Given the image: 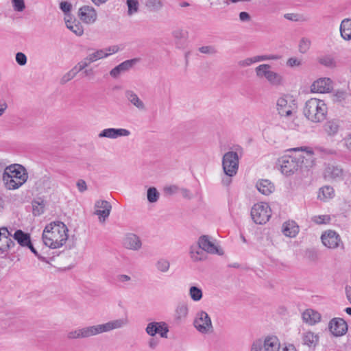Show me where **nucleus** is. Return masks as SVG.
I'll return each mask as SVG.
<instances>
[{"mask_svg":"<svg viewBox=\"0 0 351 351\" xmlns=\"http://www.w3.org/2000/svg\"><path fill=\"white\" fill-rule=\"evenodd\" d=\"M128 323V320L127 318L117 319L105 324L86 326L70 331L67 334V337L69 339L88 338L99 334L121 328L127 325Z\"/></svg>","mask_w":351,"mask_h":351,"instance_id":"f257e3e1","label":"nucleus"},{"mask_svg":"<svg viewBox=\"0 0 351 351\" xmlns=\"http://www.w3.org/2000/svg\"><path fill=\"white\" fill-rule=\"evenodd\" d=\"M68 231L63 222H51L43 230L42 239L44 244L52 249L62 247L68 239Z\"/></svg>","mask_w":351,"mask_h":351,"instance_id":"f03ea898","label":"nucleus"},{"mask_svg":"<svg viewBox=\"0 0 351 351\" xmlns=\"http://www.w3.org/2000/svg\"><path fill=\"white\" fill-rule=\"evenodd\" d=\"M28 174L25 168L19 164H12L5 167L2 180L8 190H15L26 182Z\"/></svg>","mask_w":351,"mask_h":351,"instance_id":"7ed1b4c3","label":"nucleus"},{"mask_svg":"<svg viewBox=\"0 0 351 351\" xmlns=\"http://www.w3.org/2000/svg\"><path fill=\"white\" fill-rule=\"evenodd\" d=\"M303 112L308 120L314 123H319L326 119L327 107L323 100L311 98L305 103Z\"/></svg>","mask_w":351,"mask_h":351,"instance_id":"20e7f679","label":"nucleus"},{"mask_svg":"<svg viewBox=\"0 0 351 351\" xmlns=\"http://www.w3.org/2000/svg\"><path fill=\"white\" fill-rule=\"evenodd\" d=\"M303 156H284L278 159V165L280 167L282 173L287 176L294 174L301 168L304 162Z\"/></svg>","mask_w":351,"mask_h":351,"instance_id":"39448f33","label":"nucleus"},{"mask_svg":"<svg viewBox=\"0 0 351 351\" xmlns=\"http://www.w3.org/2000/svg\"><path fill=\"white\" fill-rule=\"evenodd\" d=\"M258 77H265L272 86H278L282 84L283 78L278 73L271 70V65L268 64H260L255 69Z\"/></svg>","mask_w":351,"mask_h":351,"instance_id":"423d86ee","label":"nucleus"},{"mask_svg":"<svg viewBox=\"0 0 351 351\" xmlns=\"http://www.w3.org/2000/svg\"><path fill=\"white\" fill-rule=\"evenodd\" d=\"M271 215V208L266 203L256 204L251 210L252 219L257 224L265 223L269 221Z\"/></svg>","mask_w":351,"mask_h":351,"instance_id":"0eeeda50","label":"nucleus"},{"mask_svg":"<svg viewBox=\"0 0 351 351\" xmlns=\"http://www.w3.org/2000/svg\"><path fill=\"white\" fill-rule=\"evenodd\" d=\"M239 156L237 152H228L222 158L223 169L226 176H234L239 168Z\"/></svg>","mask_w":351,"mask_h":351,"instance_id":"6e6552de","label":"nucleus"},{"mask_svg":"<svg viewBox=\"0 0 351 351\" xmlns=\"http://www.w3.org/2000/svg\"><path fill=\"white\" fill-rule=\"evenodd\" d=\"M193 325L197 330L202 334L210 333L213 330L211 319L208 314L204 311L197 313Z\"/></svg>","mask_w":351,"mask_h":351,"instance_id":"1a4fd4ad","label":"nucleus"},{"mask_svg":"<svg viewBox=\"0 0 351 351\" xmlns=\"http://www.w3.org/2000/svg\"><path fill=\"white\" fill-rule=\"evenodd\" d=\"M321 240L324 246L330 249H335L340 246L343 248L341 237L335 230H328L322 233Z\"/></svg>","mask_w":351,"mask_h":351,"instance_id":"9d476101","label":"nucleus"},{"mask_svg":"<svg viewBox=\"0 0 351 351\" xmlns=\"http://www.w3.org/2000/svg\"><path fill=\"white\" fill-rule=\"evenodd\" d=\"M328 329L335 337H341L348 331V324L342 318H333L328 324Z\"/></svg>","mask_w":351,"mask_h":351,"instance_id":"9b49d317","label":"nucleus"},{"mask_svg":"<svg viewBox=\"0 0 351 351\" xmlns=\"http://www.w3.org/2000/svg\"><path fill=\"white\" fill-rule=\"evenodd\" d=\"M12 237V235L7 228H0V252L1 253H7L15 246V243Z\"/></svg>","mask_w":351,"mask_h":351,"instance_id":"f8f14e48","label":"nucleus"},{"mask_svg":"<svg viewBox=\"0 0 351 351\" xmlns=\"http://www.w3.org/2000/svg\"><path fill=\"white\" fill-rule=\"evenodd\" d=\"M78 17L86 24H93L97 21V14L92 6L84 5L78 10Z\"/></svg>","mask_w":351,"mask_h":351,"instance_id":"ddd939ff","label":"nucleus"},{"mask_svg":"<svg viewBox=\"0 0 351 351\" xmlns=\"http://www.w3.org/2000/svg\"><path fill=\"white\" fill-rule=\"evenodd\" d=\"M146 332L152 336H155L158 333L161 337L167 338L169 328L165 322H151L149 323L145 329Z\"/></svg>","mask_w":351,"mask_h":351,"instance_id":"4468645a","label":"nucleus"},{"mask_svg":"<svg viewBox=\"0 0 351 351\" xmlns=\"http://www.w3.org/2000/svg\"><path fill=\"white\" fill-rule=\"evenodd\" d=\"M130 132L124 128H106L100 132L99 138H117L121 136H128Z\"/></svg>","mask_w":351,"mask_h":351,"instance_id":"2eb2a0df","label":"nucleus"},{"mask_svg":"<svg viewBox=\"0 0 351 351\" xmlns=\"http://www.w3.org/2000/svg\"><path fill=\"white\" fill-rule=\"evenodd\" d=\"M95 206L99 208L95 211V214L99 216L100 221H105L106 219L110 215L112 209L111 204L106 200H97Z\"/></svg>","mask_w":351,"mask_h":351,"instance_id":"dca6fc26","label":"nucleus"},{"mask_svg":"<svg viewBox=\"0 0 351 351\" xmlns=\"http://www.w3.org/2000/svg\"><path fill=\"white\" fill-rule=\"evenodd\" d=\"M123 245L128 250L138 251L142 247L141 239L135 234L128 233L123 239Z\"/></svg>","mask_w":351,"mask_h":351,"instance_id":"f3484780","label":"nucleus"},{"mask_svg":"<svg viewBox=\"0 0 351 351\" xmlns=\"http://www.w3.org/2000/svg\"><path fill=\"white\" fill-rule=\"evenodd\" d=\"M331 80L329 78H320L315 81L311 86V90L313 93H324L331 90Z\"/></svg>","mask_w":351,"mask_h":351,"instance_id":"a211bd4d","label":"nucleus"},{"mask_svg":"<svg viewBox=\"0 0 351 351\" xmlns=\"http://www.w3.org/2000/svg\"><path fill=\"white\" fill-rule=\"evenodd\" d=\"M324 176L331 180H341L344 178V171L339 165H328L325 169Z\"/></svg>","mask_w":351,"mask_h":351,"instance_id":"6ab92c4d","label":"nucleus"},{"mask_svg":"<svg viewBox=\"0 0 351 351\" xmlns=\"http://www.w3.org/2000/svg\"><path fill=\"white\" fill-rule=\"evenodd\" d=\"M136 62V59L125 60L112 69L110 71V75L114 78H117L121 73L129 71Z\"/></svg>","mask_w":351,"mask_h":351,"instance_id":"aec40b11","label":"nucleus"},{"mask_svg":"<svg viewBox=\"0 0 351 351\" xmlns=\"http://www.w3.org/2000/svg\"><path fill=\"white\" fill-rule=\"evenodd\" d=\"M197 243L207 253L212 254H220L217 247L210 241V237L207 235L201 236L198 239Z\"/></svg>","mask_w":351,"mask_h":351,"instance_id":"412c9836","label":"nucleus"},{"mask_svg":"<svg viewBox=\"0 0 351 351\" xmlns=\"http://www.w3.org/2000/svg\"><path fill=\"white\" fill-rule=\"evenodd\" d=\"M277 110L280 116L289 117L292 114L293 107L285 97H280L277 101Z\"/></svg>","mask_w":351,"mask_h":351,"instance_id":"4be33fe9","label":"nucleus"},{"mask_svg":"<svg viewBox=\"0 0 351 351\" xmlns=\"http://www.w3.org/2000/svg\"><path fill=\"white\" fill-rule=\"evenodd\" d=\"M320 314L312 309H307L302 313L303 321L309 324L314 325L320 321Z\"/></svg>","mask_w":351,"mask_h":351,"instance_id":"5701e85b","label":"nucleus"},{"mask_svg":"<svg viewBox=\"0 0 351 351\" xmlns=\"http://www.w3.org/2000/svg\"><path fill=\"white\" fill-rule=\"evenodd\" d=\"M190 255L192 261L194 262L204 261L207 257L206 252L198 244L191 246Z\"/></svg>","mask_w":351,"mask_h":351,"instance_id":"b1692460","label":"nucleus"},{"mask_svg":"<svg viewBox=\"0 0 351 351\" xmlns=\"http://www.w3.org/2000/svg\"><path fill=\"white\" fill-rule=\"evenodd\" d=\"M125 96L127 98V99L138 109H145V107L144 103L134 91L131 90H125Z\"/></svg>","mask_w":351,"mask_h":351,"instance_id":"393cba45","label":"nucleus"},{"mask_svg":"<svg viewBox=\"0 0 351 351\" xmlns=\"http://www.w3.org/2000/svg\"><path fill=\"white\" fill-rule=\"evenodd\" d=\"M263 345L265 351H278L280 349V342L276 336L266 337Z\"/></svg>","mask_w":351,"mask_h":351,"instance_id":"a878e982","label":"nucleus"},{"mask_svg":"<svg viewBox=\"0 0 351 351\" xmlns=\"http://www.w3.org/2000/svg\"><path fill=\"white\" fill-rule=\"evenodd\" d=\"M258 191L263 195H268L274 190V184L269 180H261L256 185Z\"/></svg>","mask_w":351,"mask_h":351,"instance_id":"bb28decb","label":"nucleus"},{"mask_svg":"<svg viewBox=\"0 0 351 351\" xmlns=\"http://www.w3.org/2000/svg\"><path fill=\"white\" fill-rule=\"evenodd\" d=\"M12 238L22 247H26L27 245H30V235L28 233L24 232L21 230H17L12 235Z\"/></svg>","mask_w":351,"mask_h":351,"instance_id":"cd10ccee","label":"nucleus"},{"mask_svg":"<svg viewBox=\"0 0 351 351\" xmlns=\"http://www.w3.org/2000/svg\"><path fill=\"white\" fill-rule=\"evenodd\" d=\"M72 19L64 18L66 27L72 31L77 36H82L84 34V28L80 22L74 19L73 21Z\"/></svg>","mask_w":351,"mask_h":351,"instance_id":"c85d7f7f","label":"nucleus"},{"mask_svg":"<svg viewBox=\"0 0 351 351\" xmlns=\"http://www.w3.org/2000/svg\"><path fill=\"white\" fill-rule=\"evenodd\" d=\"M302 343L309 348H315L319 341V337L313 332L308 331L303 333Z\"/></svg>","mask_w":351,"mask_h":351,"instance_id":"c756f323","label":"nucleus"},{"mask_svg":"<svg viewBox=\"0 0 351 351\" xmlns=\"http://www.w3.org/2000/svg\"><path fill=\"white\" fill-rule=\"evenodd\" d=\"M339 29L341 37L346 40H351V19H343Z\"/></svg>","mask_w":351,"mask_h":351,"instance_id":"7c9ffc66","label":"nucleus"},{"mask_svg":"<svg viewBox=\"0 0 351 351\" xmlns=\"http://www.w3.org/2000/svg\"><path fill=\"white\" fill-rule=\"evenodd\" d=\"M299 232V226L294 221L285 222L282 226V232L287 237H294Z\"/></svg>","mask_w":351,"mask_h":351,"instance_id":"2f4dec72","label":"nucleus"},{"mask_svg":"<svg viewBox=\"0 0 351 351\" xmlns=\"http://www.w3.org/2000/svg\"><path fill=\"white\" fill-rule=\"evenodd\" d=\"M189 295L193 301L197 302L202 298L203 292L200 288L196 286H192L189 289Z\"/></svg>","mask_w":351,"mask_h":351,"instance_id":"473e14b6","label":"nucleus"},{"mask_svg":"<svg viewBox=\"0 0 351 351\" xmlns=\"http://www.w3.org/2000/svg\"><path fill=\"white\" fill-rule=\"evenodd\" d=\"M189 312L188 305L185 303L179 304L176 309V314L178 319L185 318Z\"/></svg>","mask_w":351,"mask_h":351,"instance_id":"72a5a7b5","label":"nucleus"},{"mask_svg":"<svg viewBox=\"0 0 351 351\" xmlns=\"http://www.w3.org/2000/svg\"><path fill=\"white\" fill-rule=\"evenodd\" d=\"M160 197V193L155 187H149L147 192V198L149 203L156 202Z\"/></svg>","mask_w":351,"mask_h":351,"instance_id":"f704fd0d","label":"nucleus"},{"mask_svg":"<svg viewBox=\"0 0 351 351\" xmlns=\"http://www.w3.org/2000/svg\"><path fill=\"white\" fill-rule=\"evenodd\" d=\"M90 62H94L98 60L108 57L107 51L99 49L87 56Z\"/></svg>","mask_w":351,"mask_h":351,"instance_id":"c9c22d12","label":"nucleus"},{"mask_svg":"<svg viewBox=\"0 0 351 351\" xmlns=\"http://www.w3.org/2000/svg\"><path fill=\"white\" fill-rule=\"evenodd\" d=\"M311 221L316 224H327L331 221V217L328 215H315L311 218Z\"/></svg>","mask_w":351,"mask_h":351,"instance_id":"e433bc0d","label":"nucleus"},{"mask_svg":"<svg viewBox=\"0 0 351 351\" xmlns=\"http://www.w3.org/2000/svg\"><path fill=\"white\" fill-rule=\"evenodd\" d=\"M324 129L329 135H334L338 132L339 125L335 121H328L324 125Z\"/></svg>","mask_w":351,"mask_h":351,"instance_id":"4c0bfd02","label":"nucleus"},{"mask_svg":"<svg viewBox=\"0 0 351 351\" xmlns=\"http://www.w3.org/2000/svg\"><path fill=\"white\" fill-rule=\"evenodd\" d=\"M319 62L327 67L333 68L336 66V62L331 56H325L319 59Z\"/></svg>","mask_w":351,"mask_h":351,"instance_id":"58836bf2","label":"nucleus"},{"mask_svg":"<svg viewBox=\"0 0 351 351\" xmlns=\"http://www.w3.org/2000/svg\"><path fill=\"white\" fill-rule=\"evenodd\" d=\"M156 266L158 271L162 273H165L169 271L170 263L167 259L160 258L157 261Z\"/></svg>","mask_w":351,"mask_h":351,"instance_id":"ea45409f","label":"nucleus"},{"mask_svg":"<svg viewBox=\"0 0 351 351\" xmlns=\"http://www.w3.org/2000/svg\"><path fill=\"white\" fill-rule=\"evenodd\" d=\"M146 5L153 11H158L162 8L163 3L161 0H148Z\"/></svg>","mask_w":351,"mask_h":351,"instance_id":"a19ab883","label":"nucleus"},{"mask_svg":"<svg viewBox=\"0 0 351 351\" xmlns=\"http://www.w3.org/2000/svg\"><path fill=\"white\" fill-rule=\"evenodd\" d=\"M60 8L64 13L65 18H66V19L71 18L70 12H71V8H72V5L71 3H69L68 1H62L60 3Z\"/></svg>","mask_w":351,"mask_h":351,"instance_id":"79ce46f5","label":"nucleus"},{"mask_svg":"<svg viewBox=\"0 0 351 351\" xmlns=\"http://www.w3.org/2000/svg\"><path fill=\"white\" fill-rule=\"evenodd\" d=\"M127 5L128 8V14L132 15L136 12L138 10V1L137 0H127Z\"/></svg>","mask_w":351,"mask_h":351,"instance_id":"37998d69","label":"nucleus"},{"mask_svg":"<svg viewBox=\"0 0 351 351\" xmlns=\"http://www.w3.org/2000/svg\"><path fill=\"white\" fill-rule=\"evenodd\" d=\"M311 46V41L306 38H302L299 43V51L300 52L304 53H306Z\"/></svg>","mask_w":351,"mask_h":351,"instance_id":"c03bdc74","label":"nucleus"},{"mask_svg":"<svg viewBox=\"0 0 351 351\" xmlns=\"http://www.w3.org/2000/svg\"><path fill=\"white\" fill-rule=\"evenodd\" d=\"M284 18L291 21H304L302 15L296 13H287L284 14Z\"/></svg>","mask_w":351,"mask_h":351,"instance_id":"a18cd8bd","label":"nucleus"},{"mask_svg":"<svg viewBox=\"0 0 351 351\" xmlns=\"http://www.w3.org/2000/svg\"><path fill=\"white\" fill-rule=\"evenodd\" d=\"M199 51L202 53L214 55L217 53V50L213 46H202L199 48Z\"/></svg>","mask_w":351,"mask_h":351,"instance_id":"49530a36","label":"nucleus"},{"mask_svg":"<svg viewBox=\"0 0 351 351\" xmlns=\"http://www.w3.org/2000/svg\"><path fill=\"white\" fill-rule=\"evenodd\" d=\"M14 10L22 12L25 9L24 0H12Z\"/></svg>","mask_w":351,"mask_h":351,"instance_id":"de8ad7c7","label":"nucleus"},{"mask_svg":"<svg viewBox=\"0 0 351 351\" xmlns=\"http://www.w3.org/2000/svg\"><path fill=\"white\" fill-rule=\"evenodd\" d=\"M279 56L276 55H263V56H255L256 62H261L269 60H278Z\"/></svg>","mask_w":351,"mask_h":351,"instance_id":"09e8293b","label":"nucleus"},{"mask_svg":"<svg viewBox=\"0 0 351 351\" xmlns=\"http://www.w3.org/2000/svg\"><path fill=\"white\" fill-rule=\"evenodd\" d=\"M172 36L176 40H180L181 39L185 38L186 32L182 29H177L172 32Z\"/></svg>","mask_w":351,"mask_h":351,"instance_id":"8fccbe9b","label":"nucleus"},{"mask_svg":"<svg viewBox=\"0 0 351 351\" xmlns=\"http://www.w3.org/2000/svg\"><path fill=\"white\" fill-rule=\"evenodd\" d=\"M180 191V189L176 185H171L168 186H165L164 188V192L169 195H171L176 194Z\"/></svg>","mask_w":351,"mask_h":351,"instance_id":"3c124183","label":"nucleus"},{"mask_svg":"<svg viewBox=\"0 0 351 351\" xmlns=\"http://www.w3.org/2000/svg\"><path fill=\"white\" fill-rule=\"evenodd\" d=\"M16 61L19 65L24 66L27 63V57L23 53L18 52L16 54Z\"/></svg>","mask_w":351,"mask_h":351,"instance_id":"603ef678","label":"nucleus"},{"mask_svg":"<svg viewBox=\"0 0 351 351\" xmlns=\"http://www.w3.org/2000/svg\"><path fill=\"white\" fill-rule=\"evenodd\" d=\"M255 62H256L255 56H254L252 58H246L243 60H241L239 62L238 64L240 66L245 67V66H250L251 64H252L253 63H255Z\"/></svg>","mask_w":351,"mask_h":351,"instance_id":"864d4df0","label":"nucleus"},{"mask_svg":"<svg viewBox=\"0 0 351 351\" xmlns=\"http://www.w3.org/2000/svg\"><path fill=\"white\" fill-rule=\"evenodd\" d=\"M75 77V75L73 74V73H72L71 71H69V72L66 73L62 77V78L60 79V82L61 84H64L66 82H68L69 81H70L72 79H73Z\"/></svg>","mask_w":351,"mask_h":351,"instance_id":"5fc2aeb1","label":"nucleus"},{"mask_svg":"<svg viewBox=\"0 0 351 351\" xmlns=\"http://www.w3.org/2000/svg\"><path fill=\"white\" fill-rule=\"evenodd\" d=\"M307 258L312 261H316L319 258L318 253L314 250H309L306 252Z\"/></svg>","mask_w":351,"mask_h":351,"instance_id":"6e6d98bb","label":"nucleus"},{"mask_svg":"<svg viewBox=\"0 0 351 351\" xmlns=\"http://www.w3.org/2000/svg\"><path fill=\"white\" fill-rule=\"evenodd\" d=\"M263 341L261 339H257L252 345L251 351H262Z\"/></svg>","mask_w":351,"mask_h":351,"instance_id":"4d7b16f0","label":"nucleus"},{"mask_svg":"<svg viewBox=\"0 0 351 351\" xmlns=\"http://www.w3.org/2000/svg\"><path fill=\"white\" fill-rule=\"evenodd\" d=\"M301 64H302L301 60H300L299 59H298L296 58H290L288 59L287 62V64L291 67H293L295 66H300V65H301Z\"/></svg>","mask_w":351,"mask_h":351,"instance_id":"13d9d810","label":"nucleus"},{"mask_svg":"<svg viewBox=\"0 0 351 351\" xmlns=\"http://www.w3.org/2000/svg\"><path fill=\"white\" fill-rule=\"evenodd\" d=\"M76 185H77V187L79 191L81 193L84 192L87 189L86 183L84 180H82V179L79 180L77 182Z\"/></svg>","mask_w":351,"mask_h":351,"instance_id":"bf43d9fd","label":"nucleus"},{"mask_svg":"<svg viewBox=\"0 0 351 351\" xmlns=\"http://www.w3.org/2000/svg\"><path fill=\"white\" fill-rule=\"evenodd\" d=\"M90 63L91 62L88 60V56H86L83 60H82V61H80V62L77 63L78 67H79V70H82V71L86 66H88V64H90Z\"/></svg>","mask_w":351,"mask_h":351,"instance_id":"052dcab7","label":"nucleus"},{"mask_svg":"<svg viewBox=\"0 0 351 351\" xmlns=\"http://www.w3.org/2000/svg\"><path fill=\"white\" fill-rule=\"evenodd\" d=\"M131 280L130 276L125 275V274H119L117 276V280L119 282H126Z\"/></svg>","mask_w":351,"mask_h":351,"instance_id":"680f3d73","label":"nucleus"},{"mask_svg":"<svg viewBox=\"0 0 351 351\" xmlns=\"http://www.w3.org/2000/svg\"><path fill=\"white\" fill-rule=\"evenodd\" d=\"M322 189L323 195L326 197H330L331 194L333 193V189L330 186H324Z\"/></svg>","mask_w":351,"mask_h":351,"instance_id":"e2e57ef3","label":"nucleus"},{"mask_svg":"<svg viewBox=\"0 0 351 351\" xmlns=\"http://www.w3.org/2000/svg\"><path fill=\"white\" fill-rule=\"evenodd\" d=\"M239 19L241 21H249L250 15L246 12H241L239 13Z\"/></svg>","mask_w":351,"mask_h":351,"instance_id":"0e129e2a","label":"nucleus"},{"mask_svg":"<svg viewBox=\"0 0 351 351\" xmlns=\"http://www.w3.org/2000/svg\"><path fill=\"white\" fill-rule=\"evenodd\" d=\"M104 51H107L108 56L110 54H113L119 51L118 46L114 45L108 48L104 49Z\"/></svg>","mask_w":351,"mask_h":351,"instance_id":"69168bd1","label":"nucleus"},{"mask_svg":"<svg viewBox=\"0 0 351 351\" xmlns=\"http://www.w3.org/2000/svg\"><path fill=\"white\" fill-rule=\"evenodd\" d=\"M346 147L351 151V133L344 138Z\"/></svg>","mask_w":351,"mask_h":351,"instance_id":"338daca9","label":"nucleus"},{"mask_svg":"<svg viewBox=\"0 0 351 351\" xmlns=\"http://www.w3.org/2000/svg\"><path fill=\"white\" fill-rule=\"evenodd\" d=\"M180 191L182 193V196L184 198H186L189 199L191 198V194L189 190H188L186 189H181Z\"/></svg>","mask_w":351,"mask_h":351,"instance_id":"774afa93","label":"nucleus"}]
</instances>
